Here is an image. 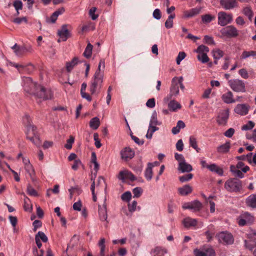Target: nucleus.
Segmentation results:
<instances>
[{"label":"nucleus","mask_w":256,"mask_h":256,"mask_svg":"<svg viewBox=\"0 0 256 256\" xmlns=\"http://www.w3.org/2000/svg\"><path fill=\"white\" fill-rule=\"evenodd\" d=\"M24 91L34 96L38 102L42 100L51 99L52 94L50 90H46L43 86L37 84L33 82L30 77H26L23 79Z\"/></svg>","instance_id":"f257e3e1"},{"label":"nucleus","mask_w":256,"mask_h":256,"mask_svg":"<svg viewBox=\"0 0 256 256\" xmlns=\"http://www.w3.org/2000/svg\"><path fill=\"white\" fill-rule=\"evenodd\" d=\"M183 78L180 77H174L172 80V84L170 88V94L168 96H167L168 100L170 99L172 96H176L179 93V87L182 90H184V86L182 84Z\"/></svg>","instance_id":"f03ea898"},{"label":"nucleus","mask_w":256,"mask_h":256,"mask_svg":"<svg viewBox=\"0 0 256 256\" xmlns=\"http://www.w3.org/2000/svg\"><path fill=\"white\" fill-rule=\"evenodd\" d=\"M224 188L230 192H238L242 189V182L236 178H232L224 183Z\"/></svg>","instance_id":"7ed1b4c3"},{"label":"nucleus","mask_w":256,"mask_h":256,"mask_svg":"<svg viewBox=\"0 0 256 256\" xmlns=\"http://www.w3.org/2000/svg\"><path fill=\"white\" fill-rule=\"evenodd\" d=\"M23 121L26 124V138L28 139L32 138V137L37 135L36 127L31 124L32 120L30 116L28 115L25 116L23 118Z\"/></svg>","instance_id":"20e7f679"},{"label":"nucleus","mask_w":256,"mask_h":256,"mask_svg":"<svg viewBox=\"0 0 256 256\" xmlns=\"http://www.w3.org/2000/svg\"><path fill=\"white\" fill-rule=\"evenodd\" d=\"M228 84L232 90L236 92H245L246 84L244 81L238 79H232L228 81Z\"/></svg>","instance_id":"39448f33"},{"label":"nucleus","mask_w":256,"mask_h":256,"mask_svg":"<svg viewBox=\"0 0 256 256\" xmlns=\"http://www.w3.org/2000/svg\"><path fill=\"white\" fill-rule=\"evenodd\" d=\"M103 76L94 75L90 86V91L92 94H94L97 90H100L102 86Z\"/></svg>","instance_id":"423d86ee"},{"label":"nucleus","mask_w":256,"mask_h":256,"mask_svg":"<svg viewBox=\"0 0 256 256\" xmlns=\"http://www.w3.org/2000/svg\"><path fill=\"white\" fill-rule=\"evenodd\" d=\"M218 242L224 244H232L234 243V238L230 233L220 232L216 235Z\"/></svg>","instance_id":"0eeeda50"},{"label":"nucleus","mask_w":256,"mask_h":256,"mask_svg":"<svg viewBox=\"0 0 256 256\" xmlns=\"http://www.w3.org/2000/svg\"><path fill=\"white\" fill-rule=\"evenodd\" d=\"M247 237L248 239L244 240L245 246L252 250L256 246V232L253 230H250L247 234Z\"/></svg>","instance_id":"6e6552de"},{"label":"nucleus","mask_w":256,"mask_h":256,"mask_svg":"<svg viewBox=\"0 0 256 256\" xmlns=\"http://www.w3.org/2000/svg\"><path fill=\"white\" fill-rule=\"evenodd\" d=\"M218 24L221 26H225L230 24L232 20V15L228 14L224 12H220L218 13Z\"/></svg>","instance_id":"1a4fd4ad"},{"label":"nucleus","mask_w":256,"mask_h":256,"mask_svg":"<svg viewBox=\"0 0 256 256\" xmlns=\"http://www.w3.org/2000/svg\"><path fill=\"white\" fill-rule=\"evenodd\" d=\"M222 34L228 38H236L238 35V31L234 26L231 25L224 28Z\"/></svg>","instance_id":"9d476101"},{"label":"nucleus","mask_w":256,"mask_h":256,"mask_svg":"<svg viewBox=\"0 0 256 256\" xmlns=\"http://www.w3.org/2000/svg\"><path fill=\"white\" fill-rule=\"evenodd\" d=\"M220 5L226 10H230L238 7L236 0H220Z\"/></svg>","instance_id":"9b49d317"},{"label":"nucleus","mask_w":256,"mask_h":256,"mask_svg":"<svg viewBox=\"0 0 256 256\" xmlns=\"http://www.w3.org/2000/svg\"><path fill=\"white\" fill-rule=\"evenodd\" d=\"M121 157L122 160L128 161L134 156V152L130 148L126 147L120 152Z\"/></svg>","instance_id":"f8f14e48"},{"label":"nucleus","mask_w":256,"mask_h":256,"mask_svg":"<svg viewBox=\"0 0 256 256\" xmlns=\"http://www.w3.org/2000/svg\"><path fill=\"white\" fill-rule=\"evenodd\" d=\"M118 177V179L122 180L123 182L125 179H128L132 182L136 180L135 176L132 174V172L128 170L120 171L119 172Z\"/></svg>","instance_id":"ddd939ff"},{"label":"nucleus","mask_w":256,"mask_h":256,"mask_svg":"<svg viewBox=\"0 0 256 256\" xmlns=\"http://www.w3.org/2000/svg\"><path fill=\"white\" fill-rule=\"evenodd\" d=\"M58 34L62 41H66L70 37V34L68 29V25L64 24L58 30Z\"/></svg>","instance_id":"4468645a"},{"label":"nucleus","mask_w":256,"mask_h":256,"mask_svg":"<svg viewBox=\"0 0 256 256\" xmlns=\"http://www.w3.org/2000/svg\"><path fill=\"white\" fill-rule=\"evenodd\" d=\"M35 240L37 246L40 248L42 246L40 240L43 242H46L48 241V238L44 232L40 231L35 236Z\"/></svg>","instance_id":"2eb2a0df"},{"label":"nucleus","mask_w":256,"mask_h":256,"mask_svg":"<svg viewBox=\"0 0 256 256\" xmlns=\"http://www.w3.org/2000/svg\"><path fill=\"white\" fill-rule=\"evenodd\" d=\"M249 106L246 104H238L234 108V112L241 116H244L248 114Z\"/></svg>","instance_id":"dca6fc26"},{"label":"nucleus","mask_w":256,"mask_h":256,"mask_svg":"<svg viewBox=\"0 0 256 256\" xmlns=\"http://www.w3.org/2000/svg\"><path fill=\"white\" fill-rule=\"evenodd\" d=\"M228 110L222 112L217 118V122L220 125H225L228 118Z\"/></svg>","instance_id":"f3484780"},{"label":"nucleus","mask_w":256,"mask_h":256,"mask_svg":"<svg viewBox=\"0 0 256 256\" xmlns=\"http://www.w3.org/2000/svg\"><path fill=\"white\" fill-rule=\"evenodd\" d=\"M222 100L226 104L234 103L236 100L234 98V95L232 92L228 91L222 96Z\"/></svg>","instance_id":"a211bd4d"},{"label":"nucleus","mask_w":256,"mask_h":256,"mask_svg":"<svg viewBox=\"0 0 256 256\" xmlns=\"http://www.w3.org/2000/svg\"><path fill=\"white\" fill-rule=\"evenodd\" d=\"M98 214L100 218L102 221L106 220L108 218L106 206L105 202L102 206H98Z\"/></svg>","instance_id":"6ab92c4d"},{"label":"nucleus","mask_w":256,"mask_h":256,"mask_svg":"<svg viewBox=\"0 0 256 256\" xmlns=\"http://www.w3.org/2000/svg\"><path fill=\"white\" fill-rule=\"evenodd\" d=\"M178 170L181 172H189L192 170V166L184 162L182 163H180L178 166Z\"/></svg>","instance_id":"aec40b11"},{"label":"nucleus","mask_w":256,"mask_h":256,"mask_svg":"<svg viewBox=\"0 0 256 256\" xmlns=\"http://www.w3.org/2000/svg\"><path fill=\"white\" fill-rule=\"evenodd\" d=\"M246 204L248 207L256 208V194H252L246 200Z\"/></svg>","instance_id":"412c9836"},{"label":"nucleus","mask_w":256,"mask_h":256,"mask_svg":"<svg viewBox=\"0 0 256 256\" xmlns=\"http://www.w3.org/2000/svg\"><path fill=\"white\" fill-rule=\"evenodd\" d=\"M198 221L196 219L187 217L184 219L182 224L184 227L188 228L190 226H194L197 224Z\"/></svg>","instance_id":"4be33fe9"},{"label":"nucleus","mask_w":256,"mask_h":256,"mask_svg":"<svg viewBox=\"0 0 256 256\" xmlns=\"http://www.w3.org/2000/svg\"><path fill=\"white\" fill-rule=\"evenodd\" d=\"M201 10L200 8H195L189 10L184 12V16L186 18L194 16L198 14Z\"/></svg>","instance_id":"5701e85b"},{"label":"nucleus","mask_w":256,"mask_h":256,"mask_svg":"<svg viewBox=\"0 0 256 256\" xmlns=\"http://www.w3.org/2000/svg\"><path fill=\"white\" fill-rule=\"evenodd\" d=\"M154 166L153 164L151 162L148 164L147 168L144 172V176L148 180H150L152 178L153 174L152 168Z\"/></svg>","instance_id":"b1692460"},{"label":"nucleus","mask_w":256,"mask_h":256,"mask_svg":"<svg viewBox=\"0 0 256 256\" xmlns=\"http://www.w3.org/2000/svg\"><path fill=\"white\" fill-rule=\"evenodd\" d=\"M192 188L188 184H186L178 188L179 194L182 196H186L192 192Z\"/></svg>","instance_id":"393cba45"},{"label":"nucleus","mask_w":256,"mask_h":256,"mask_svg":"<svg viewBox=\"0 0 256 256\" xmlns=\"http://www.w3.org/2000/svg\"><path fill=\"white\" fill-rule=\"evenodd\" d=\"M212 54L215 60L214 63L216 64H218L217 60L222 58L224 54V52L218 48L214 49L212 51Z\"/></svg>","instance_id":"a878e982"},{"label":"nucleus","mask_w":256,"mask_h":256,"mask_svg":"<svg viewBox=\"0 0 256 256\" xmlns=\"http://www.w3.org/2000/svg\"><path fill=\"white\" fill-rule=\"evenodd\" d=\"M78 62V59L77 57H74L69 62L66 63V70L68 72H70L73 69L74 67Z\"/></svg>","instance_id":"bb28decb"},{"label":"nucleus","mask_w":256,"mask_h":256,"mask_svg":"<svg viewBox=\"0 0 256 256\" xmlns=\"http://www.w3.org/2000/svg\"><path fill=\"white\" fill-rule=\"evenodd\" d=\"M208 169L210 171L214 172L220 176H222L224 173L223 170L214 164H210L208 166Z\"/></svg>","instance_id":"cd10ccee"},{"label":"nucleus","mask_w":256,"mask_h":256,"mask_svg":"<svg viewBox=\"0 0 256 256\" xmlns=\"http://www.w3.org/2000/svg\"><path fill=\"white\" fill-rule=\"evenodd\" d=\"M236 167L234 165L230 166V171L232 173L233 176L238 177L239 178H242L244 177V174L242 172L238 170Z\"/></svg>","instance_id":"c85d7f7f"},{"label":"nucleus","mask_w":256,"mask_h":256,"mask_svg":"<svg viewBox=\"0 0 256 256\" xmlns=\"http://www.w3.org/2000/svg\"><path fill=\"white\" fill-rule=\"evenodd\" d=\"M230 142H226L225 144H222L217 148V151L220 153H226L230 148Z\"/></svg>","instance_id":"c756f323"},{"label":"nucleus","mask_w":256,"mask_h":256,"mask_svg":"<svg viewBox=\"0 0 256 256\" xmlns=\"http://www.w3.org/2000/svg\"><path fill=\"white\" fill-rule=\"evenodd\" d=\"M151 252L154 253V256H158V255H160V256H162L166 254L168 252V250L166 248L156 246L152 250Z\"/></svg>","instance_id":"7c9ffc66"},{"label":"nucleus","mask_w":256,"mask_h":256,"mask_svg":"<svg viewBox=\"0 0 256 256\" xmlns=\"http://www.w3.org/2000/svg\"><path fill=\"white\" fill-rule=\"evenodd\" d=\"M24 208L26 212H30L32 209V206L29 198L25 196L24 200Z\"/></svg>","instance_id":"2f4dec72"},{"label":"nucleus","mask_w":256,"mask_h":256,"mask_svg":"<svg viewBox=\"0 0 256 256\" xmlns=\"http://www.w3.org/2000/svg\"><path fill=\"white\" fill-rule=\"evenodd\" d=\"M190 206L194 212H198L202 208V204L200 201L195 200L190 202Z\"/></svg>","instance_id":"473e14b6"},{"label":"nucleus","mask_w":256,"mask_h":256,"mask_svg":"<svg viewBox=\"0 0 256 256\" xmlns=\"http://www.w3.org/2000/svg\"><path fill=\"white\" fill-rule=\"evenodd\" d=\"M168 108L170 110L176 111L178 109L181 108V105L176 100H171L168 104Z\"/></svg>","instance_id":"72a5a7b5"},{"label":"nucleus","mask_w":256,"mask_h":256,"mask_svg":"<svg viewBox=\"0 0 256 256\" xmlns=\"http://www.w3.org/2000/svg\"><path fill=\"white\" fill-rule=\"evenodd\" d=\"M92 48L93 46L89 42L85 48L83 54L84 56L87 58H90L92 56Z\"/></svg>","instance_id":"f704fd0d"},{"label":"nucleus","mask_w":256,"mask_h":256,"mask_svg":"<svg viewBox=\"0 0 256 256\" xmlns=\"http://www.w3.org/2000/svg\"><path fill=\"white\" fill-rule=\"evenodd\" d=\"M100 124V120L98 117L92 118L90 122V126L94 130H96Z\"/></svg>","instance_id":"c9c22d12"},{"label":"nucleus","mask_w":256,"mask_h":256,"mask_svg":"<svg viewBox=\"0 0 256 256\" xmlns=\"http://www.w3.org/2000/svg\"><path fill=\"white\" fill-rule=\"evenodd\" d=\"M104 243L105 239L104 238H101L98 243V245L100 248V252L99 256H105L106 246Z\"/></svg>","instance_id":"e433bc0d"},{"label":"nucleus","mask_w":256,"mask_h":256,"mask_svg":"<svg viewBox=\"0 0 256 256\" xmlns=\"http://www.w3.org/2000/svg\"><path fill=\"white\" fill-rule=\"evenodd\" d=\"M174 14H171L165 22L164 25L166 28H170L173 27V19L175 18Z\"/></svg>","instance_id":"4c0bfd02"},{"label":"nucleus","mask_w":256,"mask_h":256,"mask_svg":"<svg viewBox=\"0 0 256 256\" xmlns=\"http://www.w3.org/2000/svg\"><path fill=\"white\" fill-rule=\"evenodd\" d=\"M156 125L150 124L147 134H146V137L150 139L152 138L153 133L158 130V128L156 127Z\"/></svg>","instance_id":"58836bf2"},{"label":"nucleus","mask_w":256,"mask_h":256,"mask_svg":"<svg viewBox=\"0 0 256 256\" xmlns=\"http://www.w3.org/2000/svg\"><path fill=\"white\" fill-rule=\"evenodd\" d=\"M190 144L197 152H199L200 148H198L196 139L194 136H190Z\"/></svg>","instance_id":"ea45409f"},{"label":"nucleus","mask_w":256,"mask_h":256,"mask_svg":"<svg viewBox=\"0 0 256 256\" xmlns=\"http://www.w3.org/2000/svg\"><path fill=\"white\" fill-rule=\"evenodd\" d=\"M215 16L210 14H206L202 16V22L204 24L210 23L215 19Z\"/></svg>","instance_id":"a19ab883"},{"label":"nucleus","mask_w":256,"mask_h":256,"mask_svg":"<svg viewBox=\"0 0 256 256\" xmlns=\"http://www.w3.org/2000/svg\"><path fill=\"white\" fill-rule=\"evenodd\" d=\"M250 56H256V51L244 50L242 52V55L240 56V58L241 59H246V58H247Z\"/></svg>","instance_id":"79ce46f5"},{"label":"nucleus","mask_w":256,"mask_h":256,"mask_svg":"<svg viewBox=\"0 0 256 256\" xmlns=\"http://www.w3.org/2000/svg\"><path fill=\"white\" fill-rule=\"evenodd\" d=\"M198 60L203 64L208 62L209 61V58L207 53L198 54L197 56Z\"/></svg>","instance_id":"37998d69"},{"label":"nucleus","mask_w":256,"mask_h":256,"mask_svg":"<svg viewBox=\"0 0 256 256\" xmlns=\"http://www.w3.org/2000/svg\"><path fill=\"white\" fill-rule=\"evenodd\" d=\"M26 191L28 194L30 196H38L37 192L32 186L30 184L28 185Z\"/></svg>","instance_id":"c03bdc74"},{"label":"nucleus","mask_w":256,"mask_h":256,"mask_svg":"<svg viewBox=\"0 0 256 256\" xmlns=\"http://www.w3.org/2000/svg\"><path fill=\"white\" fill-rule=\"evenodd\" d=\"M243 14L247 16L249 19H250L253 16V12L250 7H246L243 8Z\"/></svg>","instance_id":"a18cd8bd"},{"label":"nucleus","mask_w":256,"mask_h":256,"mask_svg":"<svg viewBox=\"0 0 256 256\" xmlns=\"http://www.w3.org/2000/svg\"><path fill=\"white\" fill-rule=\"evenodd\" d=\"M198 54H205L207 53L209 51V48L208 47L200 45V46L197 49L195 50Z\"/></svg>","instance_id":"49530a36"},{"label":"nucleus","mask_w":256,"mask_h":256,"mask_svg":"<svg viewBox=\"0 0 256 256\" xmlns=\"http://www.w3.org/2000/svg\"><path fill=\"white\" fill-rule=\"evenodd\" d=\"M28 140H30L34 144H35L38 147H39L41 146L42 141L40 139V138L38 134L34 137H32V138H29Z\"/></svg>","instance_id":"de8ad7c7"},{"label":"nucleus","mask_w":256,"mask_h":256,"mask_svg":"<svg viewBox=\"0 0 256 256\" xmlns=\"http://www.w3.org/2000/svg\"><path fill=\"white\" fill-rule=\"evenodd\" d=\"M150 125H160V123L158 120L157 115L156 112L152 114L150 122Z\"/></svg>","instance_id":"09e8293b"},{"label":"nucleus","mask_w":256,"mask_h":256,"mask_svg":"<svg viewBox=\"0 0 256 256\" xmlns=\"http://www.w3.org/2000/svg\"><path fill=\"white\" fill-rule=\"evenodd\" d=\"M193 177L192 174H188L179 177V180L182 182H184L190 180Z\"/></svg>","instance_id":"8fccbe9b"},{"label":"nucleus","mask_w":256,"mask_h":256,"mask_svg":"<svg viewBox=\"0 0 256 256\" xmlns=\"http://www.w3.org/2000/svg\"><path fill=\"white\" fill-rule=\"evenodd\" d=\"M28 50L26 47H20V46L14 50V53L18 56H21L24 54Z\"/></svg>","instance_id":"3c124183"},{"label":"nucleus","mask_w":256,"mask_h":256,"mask_svg":"<svg viewBox=\"0 0 256 256\" xmlns=\"http://www.w3.org/2000/svg\"><path fill=\"white\" fill-rule=\"evenodd\" d=\"M74 141V137L70 136V138L66 140V144L64 145V147L68 150H70L72 148V144Z\"/></svg>","instance_id":"603ef678"},{"label":"nucleus","mask_w":256,"mask_h":256,"mask_svg":"<svg viewBox=\"0 0 256 256\" xmlns=\"http://www.w3.org/2000/svg\"><path fill=\"white\" fill-rule=\"evenodd\" d=\"M122 200L126 202H129L132 198L131 192L129 191L124 192L121 196Z\"/></svg>","instance_id":"864d4df0"},{"label":"nucleus","mask_w":256,"mask_h":256,"mask_svg":"<svg viewBox=\"0 0 256 256\" xmlns=\"http://www.w3.org/2000/svg\"><path fill=\"white\" fill-rule=\"evenodd\" d=\"M142 192V188L140 187H136L133 189L132 192L134 198H139Z\"/></svg>","instance_id":"5fc2aeb1"},{"label":"nucleus","mask_w":256,"mask_h":256,"mask_svg":"<svg viewBox=\"0 0 256 256\" xmlns=\"http://www.w3.org/2000/svg\"><path fill=\"white\" fill-rule=\"evenodd\" d=\"M246 138L248 140H252L254 142H256V129H254L251 134H247Z\"/></svg>","instance_id":"6e6d98bb"},{"label":"nucleus","mask_w":256,"mask_h":256,"mask_svg":"<svg viewBox=\"0 0 256 256\" xmlns=\"http://www.w3.org/2000/svg\"><path fill=\"white\" fill-rule=\"evenodd\" d=\"M254 126V123L252 121H249L246 124L244 125L242 128V130H248L252 128Z\"/></svg>","instance_id":"4d7b16f0"},{"label":"nucleus","mask_w":256,"mask_h":256,"mask_svg":"<svg viewBox=\"0 0 256 256\" xmlns=\"http://www.w3.org/2000/svg\"><path fill=\"white\" fill-rule=\"evenodd\" d=\"M206 255L207 256H215L216 253L212 247H208L204 249Z\"/></svg>","instance_id":"13d9d810"},{"label":"nucleus","mask_w":256,"mask_h":256,"mask_svg":"<svg viewBox=\"0 0 256 256\" xmlns=\"http://www.w3.org/2000/svg\"><path fill=\"white\" fill-rule=\"evenodd\" d=\"M24 168L27 172L32 176L34 174V170L32 165L30 163L24 166Z\"/></svg>","instance_id":"bf43d9fd"},{"label":"nucleus","mask_w":256,"mask_h":256,"mask_svg":"<svg viewBox=\"0 0 256 256\" xmlns=\"http://www.w3.org/2000/svg\"><path fill=\"white\" fill-rule=\"evenodd\" d=\"M186 56V54L184 52H180L176 59V64H180L181 61L185 58Z\"/></svg>","instance_id":"052dcab7"},{"label":"nucleus","mask_w":256,"mask_h":256,"mask_svg":"<svg viewBox=\"0 0 256 256\" xmlns=\"http://www.w3.org/2000/svg\"><path fill=\"white\" fill-rule=\"evenodd\" d=\"M12 22L16 24H20L22 22L26 23L28 22L27 18L26 16L22 18H16L12 20Z\"/></svg>","instance_id":"680f3d73"},{"label":"nucleus","mask_w":256,"mask_h":256,"mask_svg":"<svg viewBox=\"0 0 256 256\" xmlns=\"http://www.w3.org/2000/svg\"><path fill=\"white\" fill-rule=\"evenodd\" d=\"M34 66L32 64H30L27 66H24V67H22V71L28 73H30L34 70Z\"/></svg>","instance_id":"e2e57ef3"},{"label":"nucleus","mask_w":256,"mask_h":256,"mask_svg":"<svg viewBox=\"0 0 256 256\" xmlns=\"http://www.w3.org/2000/svg\"><path fill=\"white\" fill-rule=\"evenodd\" d=\"M174 158L178 162V164H180V163H182L186 162L184 156L181 154H178V153H175Z\"/></svg>","instance_id":"0e129e2a"},{"label":"nucleus","mask_w":256,"mask_h":256,"mask_svg":"<svg viewBox=\"0 0 256 256\" xmlns=\"http://www.w3.org/2000/svg\"><path fill=\"white\" fill-rule=\"evenodd\" d=\"M96 8L92 7V8H91L90 9V10L89 11V14L90 16V17L92 18V20H96L98 17V15L95 14V12H96Z\"/></svg>","instance_id":"69168bd1"},{"label":"nucleus","mask_w":256,"mask_h":256,"mask_svg":"<svg viewBox=\"0 0 256 256\" xmlns=\"http://www.w3.org/2000/svg\"><path fill=\"white\" fill-rule=\"evenodd\" d=\"M13 6L16 8V10H19L22 8V3L20 0H16L14 2Z\"/></svg>","instance_id":"338daca9"},{"label":"nucleus","mask_w":256,"mask_h":256,"mask_svg":"<svg viewBox=\"0 0 256 256\" xmlns=\"http://www.w3.org/2000/svg\"><path fill=\"white\" fill-rule=\"evenodd\" d=\"M194 256H207L206 255V252H204V250H200L199 249H195L194 250Z\"/></svg>","instance_id":"774afa93"}]
</instances>
